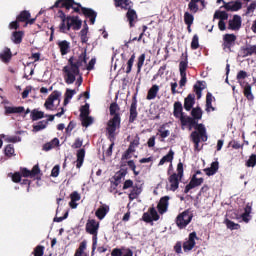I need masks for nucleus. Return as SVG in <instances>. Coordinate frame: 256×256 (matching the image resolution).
<instances>
[{"label": "nucleus", "instance_id": "nucleus-1", "mask_svg": "<svg viewBox=\"0 0 256 256\" xmlns=\"http://www.w3.org/2000/svg\"><path fill=\"white\" fill-rule=\"evenodd\" d=\"M51 9H66V11L73 9L74 13L82 14L89 19L90 25H95V20L97 19L95 10L82 7L81 3H77L75 0H57Z\"/></svg>", "mask_w": 256, "mask_h": 256}, {"label": "nucleus", "instance_id": "nucleus-2", "mask_svg": "<svg viewBox=\"0 0 256 256\" xmlns=\"http://www.w3.org/2000/svg\"><path fill=\"white\" fill-rule=\"evenodd\" d=\"M82 63H87V50L82 52L78 58L75 56H71L68 59V65L64 66L62 71L64 73V80L67 85H73L77 79V75H79Z\"/></svg>", "mask_w": 256, "mask_h": 256}, {"label": "nucleus", "instance_id": "nucleus-3", "mask_svg": "<svg viewBox=\"0 0 256 256\" xmlns=\"http://www.w3.org/2000/svg\"><path fill=\"white\" fill-rule=\"evenodd\" d=\"M115 7H120V9H124L126 12V19L129 23V27H135V23L139 21V16L137 15V11L133 9V1L131 0H114Z\"/></svg>", "mask_w": 256, "mask_h": 256}, {"label": "nucleus", "instance_id": "nucleus-4", "mask_svg": "<svg viewBox=\"0 0 256 256\" xmlns=\"http://www.w3.org/2000/svg\"><path fill=\"white\" fill-rule=\"evenodd\" d=\"M111 119L107 122L106 130L117 131V129H121V107L117 102H113L109 107Z\"/></svg>", "mask_w": 256, "mask_h": 256}, {"label": "nucleus", "instance_id": "nucleus-5", "mask_svg": "<svg viewBox=\"0 0 256 256\" xmlns=\"http://www.w3.org/2000/svg\"><path fill=\"white\" fill-rule=\"evenodd\" d=\"M184 169L183 162L177 164V173H173L168 177V183L170 184L169 191H177L179 189V183L183 180Z\"/></svg>", "mask_w": 256, "mask_h": 256}, {"label": "nucleus", "instance_id": "nucleus-6", "mask_svg": "<svg viewBox=\"0 0 256 256\" xmlns=\"http://www.w3.org/2000/svg\"><path fill=\"white\" fill-rule=\"evenodd\" d=\"M86 233L92 235V251L97 249V235L99 233V222L95 219H89L86 223Z\"/></svg>", "mask_w": 256, "mask_h": 256}, {"label": "nucleus", "instance_id": "nucleus-7", "mask_svg": "<svg viewBox=\"0 0 256 256\" xmlns=\"http://www.w3.org/2000/svg\"><path fill=\"white\" fill-rule=\"evenodd\" d=\"M83 25V21L79 19V16H67L66 23H64V28L59 29L60 33H67V31H79Z\"/></svg>", "mask_w": 256, "mask_h": 256}, {"label": "nucleus", "instance_id": "nucleus-8", "mask_svg": "<svg viewBox=\"0 0 256 256\" xmlns=\"http://www.w3.org/2000/svg\"><path fill=\"white\" fill-rule=\"evenodd\" d=\"M187 67H189V60L187 53H182L181 61L179 63V71H180V82L179 86L185 87L187 85Z\"/></svg>", "mask_w": 256, "mask_h": 256}, {"label": "nucleus", "instance_id": "nucleus-9", "mask_svg": "<svg viewBox=\"0 0 256 256\" xmlns=\"http://www.w3.org/2000/svg\"><path fill=\"white\" fill-rule=\"evenodd\" d=\"M191 221H193V212L188 209L176 217L175 223L178 229H185V227H187Z\"/></svg>", "mask_w": 256, "mask_h": 256}, {"label": "nucleus", "instance_id": "nucleus-10", "mask_svg": "<svg viewBox=\"0 0 256 256\" xmlns=\"http://www.w3.org/2000/svg\"><path fill=\"white\" fill-rule=\"evenodd\" d=\"M237 41V36L235 34H225L223 36L222 48L226 53H233V47Z\"/></svg>", "mask_w": 256, "mask_h": 256}, {"label": "nucleus", "instance_id": "nucleus-11", "mask_svg": "<svg viewBox=\"0 0 256 256\" xmlns=\"http://www.w3.org/2000/svg\"><path fill=\"white\" fill-rule=\"evenodd\" d=\"M61 92L55 90L53 91L48 98L46 99L45 103H44V107L45 109H47L48 111H53V109L55 108V101H58V103H61Z\"/></svg>", "mask_w": 256, "mask_h": 256}, {"label": "nucleus", "instance_id": "nucleus-12", "mask_svg": "<svg viewBox=\"0 0 256 256\" xmlns=\"http://www.w3.org/2000/svg\"><path fill=\"white\" fill-rule=\"evenodd\" d=\"M205 179L197 178V174H194L190 180V182L185 186L184 193L187 194L191 189H195V187H199L203 185Z\"/></svg>", "mask_w": 256, "mask_h": 256}, {"label": "nucleus", "instance_id": "nucleus-13", "mask_svg": "<svg viewBox=\"0 0 256 256\" xmlns=\"http://www.w3.org/2000/svg\"><path fill=\"white\" fill-rule=\"evenodd\" d=\"M251 55H256V45L246 44L240 47L239 57H251Z\"/></svg>", "mask_w": 256, "mask_h": 256}, {"label": "nucleus", "instance_id": "nucleus-14", "mask_svg": "<svg viewBox=\"0 0 256 256\" xmlns=\"http://www.w3.org/2000/svg\"><path fill=\"white\" fill-rule=\"evenodd\" d=\"M129 113V123H135V121H137V117L139 116V112H137V96H133L132 98Z\"/></svg>", "mask_w": 256, "mask_h": 256}, {"label": "nucleus", "instance_id": "nucleus-15", "mask_svg": "<svg viewBox=\"0 0 256 256\" xmlns=\"http://www.w3.org/2000/svg\"><path fill=\"white\" fill-rule=\"evenodd\" d=\"M108 133V139L111 142L110 146L105 152L106 157H111L113 155V147H115V138L117 137V130H106Z\"/></svg>", "mask_w": 256, "mask_h": 256}, {"label": "nucleus", "instance_id": "nucleus-16", "mask_svg": "<svg viewBox=\"0 0 256 256\" xmlns=\"http://www.w3.org/2000/svg\"><path fill=\"white\" fill-rule=\"evenodd\" d=\"M169 199H171L169 196H164L160 198L157 205V210L160 215H164V213H167L169 209Z\"/></svg>", "mask_w": 256, "mask_h": 256}, {"label": "nucleus", "instance_id": "nucleus-17", "mask_svg": "<svg viewBox=\"0 0 256 256\" xmlns=\"http://www.w3.org/2000/svg\"><path fill=\"white\" fill-rule=\"evenodd\" d=\"M195 239H197V233L191 232L188 236V240L183 243V249L185 252L193 250L195 247Z\"/></svg>", "mask_w": 256, "mask_h": 256}, {"label": "nucleus", "instance_id": "nucleus-18", "mask_svg": "<svg viewBox=\"0 0 256 256\" xmlns=\"http://www.w3.org/2000/svg\"><path fill=\"white\" fill-rule=\"evenodd\" d=\"M127 175V169H121L120 171L116 172L113 176V180L111 181V184L115 187H119L121 185V181L125 179V176Z\"/></svg>", "mask_w": 256, "mask_h": 256}, {"label": "nucleus", "instance_id": "nucleus-19", "mask_svg": "<svg viewBox=\"0 0 256 256\" xmlns=\"http://www.w3.org/2000/svg\"><path fill=\"white\" fill-rule=\"evenodd\" d=\"M228 29L231 31H239L241 29V16L234 15L232 20H229Z\"/></svg>", "mask_w": 256, "mask_h": 256}, {"label": "nucleus", "instance_id": "nucleus-20", "mask_svg": "<svg viewBox=\"0 0 256 256\" xmlns=\"http://www.w3.org/2000/svg\"><path fill=\"white\" fill-rule=\"evenodd\" d=\"M141 193H143V188L137 184L134 185L128 194L129 201H135V199H139V195H141Z\"/></svg>", "mask_w": 256, "mask_h": 256}, {"label": "nucleus", "instance_id": "nucleus-21", "mask_svg": "<svg viewBox=\"0 0 256 256\" xmlns=\"http://www.w3.org/2000/svg\"><path fill=\"white\" fill-rule=\"evenodd\" d=\"M57 45L60 49V53L62 56H65L71 52V43L69 41L62 40V41L57 42Z\"/></svg>", "mask_w": 256, "mask_h": 256}, {"label": "nucleus", "instance_id": "nucleus-22", "mask_svg": "<svg viewBox=\"0 0 256 256\" xmlns=\"http://www.w3.org/2000/svg\"><path fill=\"white\" fill-rule=\"evenodd\" d=\"M107 213H109V206L107 204L101 205L95 212L97 219L103 221L105 219Z\"/></svg>", "mask_w": 256, "mask_h": 256}, {"label": "nucleus", "instance_id": "nucleus-23", "mask_svg": "<svg viewBox=\"0 0 256 256\" xmlns=\"http://www.w3.org/2000/svg\"><path fill=\"white\" fill-rule=\"evenodd\" d=\"M13 58V53L11 49L5 47L4 50L0 53V60L2 63H10L11 59Z\"/></svg>", "mask_w": 256, "mask_h": 256}, {"label": "nucleus", "instance_id": "nucleus-24", "mask_svg": "<svg viewBox=\"0 0 256 256\" xmlns=\"http://www.w3.org/2000/svg\"><path fill=\"white\" fill-rule=\"evenodd\" d=\"M195 105V94H188L184 99V109L185 111H191Z\"/></svg>", "mask_w": 256, "mask_h": 256}, {"label": "nucleus", "instance_id": "nucleus-25", "mask_svg": "<svg viewBox=\"0 0 256 256\" xmlns=\"http://www.w3.org/2000/svg\"><path fill=\"white\" fill-rule=\"evenodd\" d=\"M76 168L81 169L83 167V163L85 161V148H81L76 153Z\"/></svg>", "mask_w": 256, "mask_h": 256}, {"label": "nucleus", "instance_id": "nucleus-26", "mask_svg": "<svg viewBox=\"0 0 256 256\" xmlns=\"http://www.w3.org/2000/svg\"><path fill=\"white\" fill-rule=\"evenodd\" d=\"M218 171H219V162L218 161L212 162L211 167H208V168L204 169V173L208 177H211V176L215 175V173H217Z\"/></svg>", "mask_w": 256, "mask_h": 256}, {"label": "nucleus", "instance_id": "nucleus-27", "mask_svg": "<svg viewBox=\"0 0 256 256\" xmlns=\"http://www.w3.org/2000/svg\"><path fill=\"white\" fill-rule=\"evenodd\" d=\"M173 115L176 119H180V117L185 115V113H183V104L180 101L174 103Z\"/></svg>", "mask_w": 256, "mask_h": 256}, {"label": "nucleus", "instance_id": "nucleus-28", "mask_svg": "<svg viewBox=\"0 0 256 256\" xmlns=\"http://www.w3.org/2000/svg\"><path fill=\"white\" fill-rule=\"evenodd\" d=\"M223 7L224 9H226V11H239L241 7H243V4L239 1L228 2V3H225Z\"/></svg>", "mask_w": 256, "mask_h": 256}, {"label": "nucleus", "instance_id": "nucleus-29", "mask_svg": "<svg viewBox=\"0 0 256 256\" xmlns=\"http://www.w3.org/2000/svg\"><path fill=\"white\" fill-rule=\"evenodd\" d=\"M159 93V85L154 84L152 87L148 90L146 99L147 101H153V99H156L157 94Z\"/></svg>", "mask_w": 256, "mask_h": 256}, {"label": "nucleus", "instance_id": "nucleus-30", "mask_svg": "<svg viewBox=\"0 0 256 256\" xmlns=\"http://www.w3.org/2000/svg\"><path fill=\"white\" fill-rule=\"evenodd\" d=\"M213 101H215V97L211 92L206 94V111L207 113H211V111H215V107H213Z\"/></svg>", "mask_w": 256, "mask_h": 256}, {"label": "nucleus", "instance_id": "nucleus-31", "mask_svg": "<svg viewBox=\"0 0 256 256\" xmlns=\"http://www.w3.org/2000/svg\"><path fill=\"white\" fill-rule=\"evenodd\" d=\"M5 115H12L15 113H23L25 111V107L18 106V107H12V106H5Z\"/></svg>", "mask_w": 256, "mask_h": 256}, {"label": "nucleus", "instance_id": "nucleus-32", "mask_svg": "<svg viewBox=\"0 0 256 256\" xmlns=\"http://www.w3.org/2000/svg\"><path fill=\"white\" fill-rule=\"evenodd\" d=\"M203 83H205V82L198 81L193 87L194 93H196L197 99H201V97L203 95V89H205V85Z\"/></svg>", "mask_w": 256, "mask_h": 256}, {"label": "nucleus", "instance_id": "nucleus-33", "mask_svg": "<svg viewBox=\"0 0 256 256\" xmlns=\"http://www.w3.org/2000/svg\"><path fill=\"white\" fill-rule=\"evenodd\" d=\"M190 137L192 142L194 143L195 151H201V148H199V143H201V136H199V133L197 131H193Z\"/></svg>", "mask_w": 256, "mask_h": 256}, {"label": "nucleus", "instance_id": "nucleus-34", "mask_svg": "<svg viewBox=\"0 0 256 256\" xmlns=\"http://www.w3.org/2000/svg\"><path fill=\"white\" fill-rule=\"evenodd\" d=\"M24 35L25 33L23 31H15L12 34L11 40L13 41V43H15V45H21Z\"/></svg>", "mask_w": 256, "mask_h": 256}, {"label": "nucleus", "instance_id": "nucleus-35", "mask_svg": "<svg viewBox=\"0 0 256 256\" xmlns=\"http://www.w3.org/2000/svg\"><path fill=\"white\" fill-rule=\"evenodd\" d=\"M174 155H175V152H173V150H170L168 154H166L161 158L158 165L161 166V165H165V163H172Z\"/></svg>", "mask_w": 256, "mask_h": 256}, {"label": "nucleus", "instance_id": "nucleus-36", "mask_svg": "<svg viewBox=\"0 0 256 256\" xmlns=\"http://www.w3.org/2000/svg\"><path fill=\"white\" fill-rule=\"evenodd\" d=\"M195 129L198 131L197 133L202 141H207V130L205 129V125L198 124L196 125Z\"/></svg>", "mask_w": 256, "mask_h": 256}, {"label": "nucleus", "instance_id": "nucleus-37", "mask_svg": "<svg viewBox=\"0 0 256 256\" xmlns=\"http://www.w3.org/2000/svg\"><path fill=\"white\" fill-rule=\"evenodd\" d=\"M19 23H27L29 19H31V12L24 10L20 12V15L16 17Z\"/></svg>", "mask_w": 256, "mask_h": 256}, {"label": "nucleus", "instance_id": "nucleus-38", "mask_svg": "<svg viewBox=\"0 0 256 256\" xmlns=\"http://www.w3.org/2000/svg\"><path fill=\"white\" fill-rule=\"evenodd\" d=\"M244 97H246V99L248 101H253L255 99V96H253V92L251 91V84L246 83V85L244 86Z\"/></svg>", "mask_w": 256, "mask_h": 256}, {"label": "nucleus", "instance_id": "nucleus-39", "mask_svg": "<svg viewBox=\"0 0 256 256\" xmlns=\"http://www.w3.org/2000/svg\"><path fill=\"white\" fill-rule=\"evenodd\" d=\"M191 116L193 119H197V121L201 120L203 118V110L201 107L192 108Z\"/></svg>", "mask_w": 256, "mask_h": 256}, {"label": "nucleus", "instance_id": "nucleus-40", "mask_svg": "<svg viewBox=\"0 0 256 256\" xmlns=\"http://www.w3.org/2000/svg\"><path fill=\"white\" fill-rule=\"evenodd\" d=\"M224 223H225L227 229H230V231H237V230L241 229V225L229 220V218H226L224 220Z\"/></svg>", "mask_w": 256, "mask_h": 256}, {"label": "nucleus", "instance_id": "nucleus-41", "mask_svg": "<svg viewBox=\"0 0 256 256\" xmlns=\"http://www.w3.org/2000/svg\"><path fill=\"white\" fill-rule=\"evenodd\" d=\"M30 117L32 121H39V119H43V117H45V112L34 109L31 111Z\"/></svg>", "mask_w": 256, "mask_h": 256}, {"label": "nucleus", "instance_id": "nucleus-42", "mask_svg": "<svg viewBox=\"0 0 256 256\" xmlns=\"http://www.w3.org/2000/svg\"><path fill=\"white\" fill-rule=\"evenodd\" d=\"M57 17L61 19L59 29H65V23H67V15H65V12H63V10H58Z\"/></svg>", "mask_w": 256, "mask_h": 256}, {"label": "nucleus", "instance_id": "nucleus-43", "mask_svg": "<svg viewBox=\"0 0 256 256\" xmlns=\"http://www.w3.org/2000/svg\"><path fill=\"white\" fill-rule=\"evenodd\" d=\"M213 19H220V21H227L229 19V14H227V12H225V11L217 10L214 13Z\"/></svg>", "mask_w": 256, "mask_h": 256}, {"label": "nucleus", "instance_id": "nucleus-44", "mask_svg": "<svg viewBox=\"0 0 256 256\" xmlns=\"http://www.w3.org/2000/svg\"><path fill=\"white\" fill-rule=\"evenodd\" d=\"M158 133L161 137L160 141H164V139H167L171 135V132L169 130H165V124L161 125L158 129Z\"/></svg>", "mask_w": 256, "mask_h": 256}, {"label": "nucleus", "instance_id": "nucleus-45", "mask_svg": "<svg viewBox=\"0 0 256 256\" xmlns=\"http://www.w3.org/2000/svg\"><path fill=\"white\" fill-rule=\"evenodd\" d=\"M135 59H136V56H135V53H133L127 61V67H126L127 75H129V73H131V71H133V64L135 63Z\"/></svg>", "mask_w": 256, "mask_h": 256}, {"label": "nucleus", "instance_id": "nucleus-46", "mask_svg": "<svg viewBox=\"0 0 256 256\" xmlns=\"http://www.w3.org/2000/svg\"><path fill=\"white\" fill-rule=\"evenodd\" d=\"M48 125V121L42 120L38 122V125L33 126V131L35 133H38V131H43V129H46Z\"/></svg>", "mask_w": 256, "mask_h": 256}, {"label": "nucleus", "instance_id": "nucleus-47", "mask_svg": "<svg viewBox=\"0 0 256 256\" xmlns=\"http://www.w3.org/2000/svg\"><path fill=\"white\" fill-rule=\"evenodd\" d=\"M145 53L141 54L137 59V73H141V69H143V65H145Z\"/></svg>", "mask_w": 256, "mask_h": 256}, {"label": "nucleus", "instance_id": "nucleus-48", "mask_svg": "<svg viewBox=\"0 0 256 256\" xmlns=\"http://www.w3.org/2000/svg\"><path fill=\"white\" fill-rule=\"evenodd\" d=\"M197 3H199V0H190L188 4L189 11L197 13L199 11V5Z\"/></svg>", "mask_w": 256, "mask_h": 256}, {"label": "nucleus", "instance_id": "nucleus-49", "mask_svg": "<svg viewBox=\"0 0 256 256\" xmlns=\"http://www.w3.org/2000/svg\"><path fill=\"white\" fill-rule=\"evenodd\" d=\"M193 21H195V17L193 16V14H191L189 12H185L184 13L185 25H188L189 27H191V25H193Z\"/></svg>", "mask_w": 256, "mask_h": 256}, {"label": "nucleus", "instance_id": "nucleus-50", "mask_svg": "<svg viewBox=\"0 0 256 256\" xmlns=\"http://www.w3.org/2000/svg\"><path fill=\"white\" fill-rule=\"evenodd\" d=\"M85 249H87V241L84 240L80 243L79 248L76 250L74 256H83Z\"/></svg>", "mask_w": 256, "mask_h": 256}, {"label": "nucleus", "instance_id": "nucleus-51", "mask_svg": "<svg viewBox=\"0 0 256 256\" xmlns=\"http://www.w3.org/2000/svg\"><path fill=\"white\" fill-rule=\"evenodd\" d=\"M4 155L6 157H13V155H15V148L13 147L12 144H8L5 148H4Z\"/></svg>", "mask_w": 256, "mask_h": 256}, {"label": "nucleus", "instance_id": "nucleus-52", "mask_svg": "<svg viewBox=\"0 0 256 256\" xmlns=\"http://www.w3.org/2000/svg\"><path fill=\"white\" fill-rule=\"evenodd\" d=\"M89 103H86L85 105L81 106L80 108V118L83 117H89Z\"/></svg>", "mask_w": 256, "mask_h": 256}, {"label": "nucleus", "instance_id": "nucleus-53", "mask_svg": "<svg viewBox=\"0 0 256 256\" xmlns=\"http://www.w3.org/2000/svg\"><path fill=\"white\" fill-rule=\"evenodd\" d=\"M148 211L150 213V217L152 218V221H159V219H161V216H159V213H157V210L155 209V207H150Z\"/></svg>", "mask_w": 256, "mask_h": 256}, {"label": "nucleus", "instance_id": "nucleus-54", "mask_svg": "<svg viewBox=\"0 0 256 256\" xmlns=\"http://www.w3.org/2000/svg\"><path fill=\"white\" fill-rule=\"evenodd\" d=\"M32 253L34 256H43L45 253V246H43V245L36 246Z\"/></svg>", "mask_w": 256, "mask_h": 256}, {"label": "nucleus", "instance_id": "nucleus-55", "mask_svg": "<svg viewBox=\"0 0 256 256\" xmlns=\"http://www.w3.org/2000/svg\"><path fill=\"white\" fill-rule=\"evenodd\" d=\"M82 121V127H89V125H93V117L91 116H86L80 118Z\"/></svg>", "mask_w": 256, "mask_h": 256}, {"label": "nucleus", "instance_id": "nucleus-56", "mask_svg": "<svg viewBox=\"0 0 256 256\" xmlns=\"http://www.w3.org/2000/svg\"><path fill=\"white\" fill-rule=\"evenodd\" d=\"M191 49L193 51L199 49V36L197 34H195L192 38Z\"/></svg>", "mask_w": 256, "mask_h": 256}, {"label": "nucleus", "instance_id": "nucleus-57", "mask_svg": "<svg viewBox=\"0 0 256 256\" xmlns=\"http://www.w3.org/2000/svg\"><path fill=\"white\" fill-rule=\"evenodd\" d=\"M9 177H11L13 183H21V172L10 173Z\"/></svg>", "mask_w": 256, "mask_h": 256}, {"label": "nucleus", "instance_id": "nucleus-58", "mask_svg": "<svg viewBox=\"0 0 256 256\" xmlns=\"http://www.w3.org/2000/svg\"><path fill=\"white\" fill-rule=\"evenodd\" d=\"M127 165L129 167V169H131V171H133L135 176L139 175V171H137V165H135L134 160L127 161Z\"/></svg>", "mask_w": 256, "mask_h": 256}, {"label": "nucleus", "instance_id": "nucleus-59", "mask_svg": "<svg viewBox=\"0 0 256 256\" xmlns=\"http://www.w3.org/2000/svg\"><path fill=\"white\" fill-rule=\"evenodd\" d=\"M246 167H255L256 165V155H250L249 159L245 163Z\"/></svg>", "mask_w": 256, "mask_h": 256}, {"label": "nucleus", "instance_id": "nucleus-60", "mask_svg": "<svg viewBox=\"0 0 256 256\" xmlns=\"http://www.w3.org/2000/svg\"><path fill=\"white\" fill-rule=\"evenodd\" d=\"M193 117L190 116H185V114L183 116H181L180 119V123L182 125V127H187V125H189L190 123V119H192Z\"/></svg>", "mask_w": 256, "mask_h": 256}, {"label": "nucleus", "instance_id": "nucleus-61", "mask_svg": "<svg viewBox=\"0 0 256 256\" xmlns=\"http://www.w3.org/2000/svg\"><path fill=\"white\" fill-rule=\"evenodd\" d=\"M81 147H83V139L76 138L72 144V149H81Z\"/></svg>", "mask_w": 256, "mask_h": 256}, {"label": "nucleus", "instance_id": "nucleus-62", "mask_svg": "<svg viewBox=\"0 0 256 256\" xmlns=\"http://www.w3.org/2000/svg\"><path fill=\"white\" fill-rule=\"evenodd\" d=\"M76 93H77L76 90H72V89L67 88V89H66V92H65V94H64V97H65L66 99H73V95H75Z\"/></svg>", "mask_w": 256, "mask_h": 256}, {"label": "nucleus", "instance_id": "nucleus-63", "mask_svg": "<svg viewBox=\"0 0 256 256\" xmlns=\"http://www.w3.org/2000/svg\"><path fill=\"white\" fill-rule=\"evenodd\" d=\"M39 173H41L39 165H34L32 170H30L31 178L35 177L36 175H39Z\"/></svg>", "mask_w": 256, "mask_h": 256}, {"label": "nucleus", "instance_id": "nucleus-64", "mask_svg": "<svg viewBox=\"0 0 256 256\" xmlns=\"http://www.w3.org/2000/svg\"><path fill=\"white\" fill-rule=\"evenodd\" d=\"M132 187H135V185H133V180L128 179L124 182L123 184V190H127V189H132Z\"/></svg>", "mask_w": 256, "mask_h": 256}]
</instances>
